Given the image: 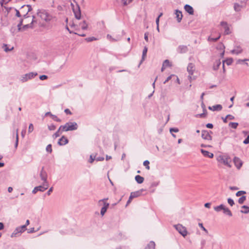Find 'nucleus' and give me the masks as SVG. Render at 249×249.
Masks as SVG:
<instances>
[{"instance_id": "3", "label": "nucleus", "mask_w": 249, "mask_h": 249, "mask_svg": "<svg viewBox=\"0 0 249 249\" xmlns=\"http://www.w3.org/2000/svg\"><path fill=\"white\" fill-rule=\"evenodd\" d=\"M217 160L218 162L223 164L231 168V158L227 155H219L217 158Z\"/></svg>"}, {"instance_id": "28", "label": "nucleus", "mask_w": 249, "mask_h": 249, "mask_svg": "<svg viewBox=\"0 0 249 249\" xmlns=\"http://www.w3.org/2000/svg\"><path fill=\"white\" fill-rule=\"evenodd\" d=\"M135 178L137 182L139 184L142 183L144 181V178L140 175L136 176Z\"/></svg>"}, {"instance_id": "40", "label": "nucleus", "mask_w": 249, "mask_h": 249, "mask_svg": "<svg viewBox=\"0 0 249 249\" xmlns=\"http://www.w3.org/2000/svg\"><path fill=\"white\" fill-rule=\"evenodd\" d=\"M16 137V141L15 144V147L16 148H17L18 145V129H17L15 132Z\"/></svg>"}, {"instance_id": "4", "label": "nucleus", "mask_w": 249, "mask_h": 249, "mask_svg": "<svg viewBox=\"0 0 249 249\" xmlns=\"http://www.w3.org/2000/svg\"><path fill=\"white\" fill-rule=\"evenodd\" d=\"M71 5L75 18L77 19H80L81 18V14L79 4L76 1H73V2H71Z\"/></svg>"}, {"instance_id": "59", "label": "nucleus", "mask_w": 249, "mask_h": 249, "mask_svg": "<svg viewBox=\"0 0 249 249\" xmlns=\"http://www.w3.org/2000/svg\"><path fill=\"white\" fill-rule=\"evenodd\" d=\"M65 6L64 5H58L57 6V9L59 11H62L64 10Z\"/></svg>"}, {"instance_id": "20", "label": "nucleus", "mask_w": 249, "mask_h": 249, "mask_svg": "<svg viewBox=\"0 0 249 249\" xmlns=\"http://www.w3.org/2000/svg\"><path fill=\"white\" fill-rule=\"evenodd\" d=\"M40 177L42 180L43 181V182H48L47 179V174L42 168L41 171L40 173Z\"/></svg>"}, {"instance_id": "46", "label": "nucleus", "mask_w": 249, "mask_h": 249, "mask_svg": "<svg viewBox=\"0 0 249 249\" xmlns=\"http://www.w3.org/2000/svg\"><path fill=\"white\" fill-rule=\"evenodd\" d=\"M175 75L174 74H171V75L169 76L163 82V84H165L167 82H168L169 80H170L173 77H175Z\"/></svg>"}, {"instance_id": "57", "label": "nucleus", "mask_w": 249, "mask_h": 249, "mask_svg": "<svg viewBox=\"0 0 249 249\" xmlns=\"http://www.w3.org/2000/svg\"><path fill=\"white\" fill-rule=\"evenodd\" d=\"M243 143L244 144H246L249 143V135L248 136V137L244 141Z\"/></svg>"}, {"instance_id": "16", "label": "nucleus", "mask_w": 249, "mask_h": 249, "mask_svg": "<svg viewBox=\"0 0 249 249\" xmlns=\"http://www.w3.org/2000/svg\"><path fill=\"white\" fill-rule=\"evenodd\" d=\"M202 138L206 140H211L212 136L207 130H202L201 132Z\"/></svg>"}, {"instance_id": "62", "label": "nucleus", "mask_w": 249, "mask_h": 249, "mask_svg": "<svg viewBox=\"0 0 249 249\" xmlns=\"http://www.w3.org/2000/svg\"><path fill=\"white\" fill-rule=\"evenodd\" d=\"M53 187H51L49 190H48V191L47 192V195L49 196L51 193L53 192Z\"/></svg>"}, {"instance_id": "15", "label": "nucleus", "mask_w": 249, "mask_h": 249, "mask_svg": "<svg viewBox=\"0 0 249 249\" xmlns=\"http://www.w3.org/2000/svg\"><path fill=\"white\" fill-rule=\"evenodd\" d=\"M144 191H145V190H144L143 189H142L139 191L132 192L130 195V198L133 199L134 198L140 196L142 195V192H143Z\"/></svg>"}, {"instance_id": "14", "label": "nucleus", "mask_w": 249, "mask_h": 249, "mask_svg": "<svg viewBox=\"0 0 249 249\" xmlns=\"http://www.w3.org/2000/svg\"><path fill=\"white\" fill-rule=\"evenodd\" d=\"M220 25L223 27L224 29V34L225 35H229L231 33L230 27L227 23V22L225 21H221L220 22Z\"/></svg>"}, {"instance_id": "5", "label": "nucleus", "mask_w": 249, "mask_h": 249, "mask_svg": "<svg viewBox=\"0 0 249 249\" xmlns=\"http://www.w3.org/2000/svg\"><path fill=\"white\" fill-rule=\"evenodd\" d=\"M108 199V198H105L104 199L99 200L98 201V205H101L102 203L103 204V207L101 208V214L103 216L106 212H107V209H108L109 204L107 202V201Z\"/></svg>"}, {"instance_id": "9", "label": "nucleus", "mask_w": 249, "mask_h": 249, "mask_svg": "<svg viewBox=\"0 0 249 249\" xmlns=\"http://www.w3.org/2000/svg\"><path fill=\"white\" fill-rule=\"evenodd\" d=\"M174 227L183 237H185L187 235V231L186 228L185 227H183L182 225L177 224L174 225Z\"/></svg>"}, {"instance_id": "19", "label": "nucleus", "mask_w": 249, "mask_h": 249, "mask_svg": "<svg viewBox=\"0 0 249 249\" xmlns=\"http://www.w3.org/2000/svg\"><path fill=\"white\" fill-rule=\"evenodd\" d=\"M175 14L176 15V18L177 19L178 22H180L183 17L182 12L178 10H176Z\"/></svg>"}, {"instance_id": "36", "label": "nucleus", "mask_w": 249, "mask_h": 249, "mask_svg": "<svg viewBox=\"0 0 249 249\" xmlns=\"http://www.w3.org/2000/svg\"><path fill=\"white\" fill-rule=\"evenodd\" d=\"M242 51V49L240 47H237L236 49H235L231 51V53H235L236 54H238L241 53Z\"/></svg>"}, {"instance_id": "27", "label": "nucleus", "mask_w": 249, "mask_h": 249, "mask_svg": "<svg viewBox=\"0 0 249 249\" xmlns=\"http://www.w3.org/2000/svg\"><path fill=\"white\" fill-rule=\"evenodd\" d=\"M223 212L225 214L227 215L230 217L232 216V213L231 211V210L226 206L225 207L224 210H223Z\"/></svg>"}, {"instance_id": "2", "label": "nucleus", "mask_w": 249, "mask_h": 249, "mask_svg": "<svg viewBox=\"0 0 249 249\" xmlns=\"http://www.w3.org/2000/svg\"><path fill=\"white\" fill-rule=\"evenodd\" d=\"M78 127V124L76 122H69L64 125H61L60 128L62 129L63 131H69L77 130Z\"/></svg>"}, {"instance_id": "61", "label": "nucleus", "mask_w": 249, "mask_h": 249, "mask_svg": "<svg viewBox=\"0 0 249 249\" xmlns=\"http://www.w3.org/2000/svg\"><path fill=\"white\" fill-rule=\"evenodd\" d=\"M64 112L67 114H70V115H71V112L70 111V110L68 108H67V109H65V110H64Z\"/></svg>"}, {"instance_id": "53", "label": "nucleus", "mask_w": 249, "mask_h": 249, "mask_svg": "<svg viewBox=\"0 0 249 249\" xmlns=\"http://www.w3.org/2000/svg\"><path fill=\"white\" fill-rule=\"evenodd\" d=\"M179 130L178 128H171L170 129V131L171 133L174 132H178Z\"/></svg>"}, {"instance_id": "13", "label": "nucleus", "mask_w": 249, "mask_h": 249, "mask_svg": "<svg viewBox=\"0 0 249 249\" xmlns=\"http://www.w3.org/2000/svg\"><path fill=\"white\" fill-rule=\"evenodd\" d=\"M32 10V6L30 5H24L21 6V12L23 13H25L26 11H27L26 14H24V17L26 18V15L28 14V13L30 11H31Z\"/></svg>"}, {"instance_id": "12", "label": "nucleus", "mask_w": 249, "mask_h": 249, "mask_svg": "<svg viewBox=\"0 0 249 249\" xmlns=\"http://www.w3.org/2000/svg\"><path fill=\"white\" fill-rule=\"evenodd\" d=\"M233 161L237 169H240L243 165V161L238 157H235L233 158Z\"/></svg>"}, {"instance_id": "54", "label": "nucleus", "mask_w": 249, "mask_h": 249, "mask_svg": "<svg viewBox=\"0 0 249 249\" xmlns=\"http://www.w3.org/2000/svg\"><path fill=\"white\" fill-rule=\"evenodd\" d=\"M95 157H96L95 156L93 157V156L91 155L90 156V159H89V162L90 163H92L93 162V161L96 160Z\"/></svg>"}, {"instance_id": "37", "label": "nucleus", "mask_w": 249, "mask_h": 249, "mask_svg": "<svg viewBox=\"0 0 249 249\" xmlns=\"http://www.w3.org/2000/svg\"><path fill=\"white\" fill-rule=\"evenodd\" d=\"M220 37V35H219L217 37H213L212 36H209L208 37V40L209 41H213V42H215L217 40H218Z\"/></svg>"}, {"instance_id": "29", "label": "nucleus", "mask_w": 249, "mask_h": 249, "mask_svg": "<svg viewBox=\"0 0 249 249\" xmlns=\"http://www.w3.org/2000/svg\"><path fill=\"white\" fill-rule=\"evenodd\" d=\"M225 206L223 204H220L219 206H215L213 208L214 211L217 212H219L221 211H223L225 208Z\"/></svg>"}, {"instance_id": "6", "label": "nucleus", "mask_w": 249, "mask_h": 249, "mask_svg": "<svg viewBox=\"0 0 249 249\" xmlns=\"http://www.w3.org/2000/svg\"><path fill=\"white\" fill-rule=\"evenodd\" d=\"M37 75L36 72H31L22 75L20 78V80L22 83H24L29 80L34 78Z\"/></svg>"}, {"instance_id": "60", "label": "nucleus", "mask_w": 249, "mask_h": 249, "mask_svg": "<svg viewBox=\"0 0 249 249\" xmlns=\"http://www.w3.org/2000/svg\"><path fill=\"white\" fill-rule=\"evenodd\" d=\"M38 191V186H36L34 188V189L32 191V193H33V194H35Z\"/></svg>"}, {"instance_id": "34", "label": "nucleus", "mask_w": 249, "mask_h": 249, "mask_svg": "<svg viewBox=\"0 0 249 249\" xmlns=\"http://www.w3.org/2000/svg\"><path fill=\"white\" fill-rule=\"evenodd\" d=\"M62 132H63L62 129H61L60 126L57 131L53 135V139H56V138L60 136V133Z\"/></svg>"}, {"instance_id": "43", "label": "nucleus", "mask_w": 249, "mask_h": 249, "mask_svg": "<svg viewBox=\"0 0 249 249\" xmlns=\"http://www.w3.org/2000/svg\"><path fill=\"white\" fill-rule=\"evenodd\" d=\"M54 121L57 122H60L61 121V119L58 118L56 115L52 114L51 116Z\"/></svg>"}, {"instance_id": "39", "label": "nucleus", "mask_w": 249, "mask_h": 249, "mask_svg": "<svg viewBox=\"0 0 249 249\" xmlns=\"http://www.w3.org/2000/svg\"><path fill=\"white\" fill-rule=\"evenodd\" d=\"M229 125L231 128L236 129L238 125V124L237 123L231 122L229 123Z\"/></svg>"}, {"instance_id": "55", "label": "nucleus", "mask_w": 249, "mask_h": 249, "mask_svg": "<svg viewBox=\"0 0 249 249\" xmlns=\"http://www.w3.org/2000/svg\"><path fill=\"white\" fill-rule=\"evenodd\" d=\"M205 244H206L205 240H204V239L201 240V249H202L204 248V246L205 245Z\"/></svg>"}, {"instance_id": "49", "label": "nucleus", "mask_w": 249, "mask_h": 249, "mask_svg": "<svg viewBox=\"0 0 249 249\" xmlns=\"http://www.w3.org/2000/svg\"><path fill=\"white\" fill-rule=\"evenodd\" d=\"M48 129L51 131L54 130L56 128L55 125L53 124L48 125Z\"/></svg>"}, {"instance_id": "17", "label": "nucleus", "mask_w": 249, "mask_h": 249, "mask_svg": "<svg viewBox=\"0 0 249 249\" xmlns=\"http://www.w3.org/2000/svg\"><path fill=\"white\" fill-rule=\"evenodd\" d=\"M69 142V140L65 136H62L60 139H59L58 144L60 146L65 145Z\"/></svg>"}, {"instance_id": "18", "label": "nucleus", "mask_w": 249, "mask_h": 249, "mask_svg": "<svg viewBox=\"0 0 249 249\" xmlns=\"http://www.w3.org/2000/svg\"><path fill=\"white\" fill-rule=\"evenodd\" d=\"M188 51V48L186 45H179L177 48V51L178 53H186Z\"/></svg>"}, {"instance_id": "23", "label": "nucleus", "mask_w": 249, "mask_h": 249, "mask_svg": "<svg viewBox=\"0 0 249 249\" xmlns=\"http://www.w3.org/2000/svg\"><path fill=\"white\" fill-rule=\"evenodd\" d=\"M200 151L203 155L205 157H209L210 158H212L213 157V154L212 153L209 152L208 151L205 150L203 149H201Z\"/></svg>"}, {"instance_id": "63", "label": "nucleus", "mask_w": 249, "mask_h": 249, "mask_svg": "<svg viewBox=\"0 0 249 249\" xmlns=\"http://www.w3.org/2000/svg\"><path fill=\"white\" fill-rule=\"evenodd\" d=\"M206 127L208 128H213V124H212L208 123L206 124Z\"/></svg>"}, {"instance_id": "45", "label": "nucleus", "mask_w": 249, "mask_h": 249, "mask_svg": "<svg viewBox=\"0 0 249 249\" xmlns=\"http://www.w3.org/2000/svg\"><path fill=\"white\" fill-rule=\"evenodd\" d=\"M97 39L93 37V36H92V37H87L86 38H85V40L87 41V42H91L92 41H94V40H96Z\"/></svg>"}, {"instance_id": "48", "label": "nucleus", "mask_w": 249, "mask_h": 249, "mask_svg": "<svg viewBox=\"0 0 249 249\" xmlns=\"http://www.w3.org/2000/svg\"><path fill=\"white\" fill-rule=\"evenodd\" d=\"M198 226L201 228V229L204 231L206 233H208V230L203 226L202 223H199Z\"/></svg>"}, {"instance_id": "52", "label": "nucleus", "mask_w": 249, "mask_h": 249, "mask_svg": "<svg viewBox=\"0 0 249 249\" xmlns=\"http://www.w3.org/2000/svg\"><path fill=\"white\" fill-rule=\"evenodd\" d=\"M228 202L231 206H232L234 204V201L231 198L228 199Z\"/></svg>"}, {"instance_id": "30", "label": "nucleus", "mask_w": 249, "mask_h": 249, "mask_svg": "<svg viewBox=\"0 0 249 249\" xmlns=\"http://www.w3.org/2000/svg\"><path fill=\"white\" fill-rule=\"evenodd\" d=\"M232 62V60L231 59H229L225 61H223V69L224 72L225 71L224 65L226 63L227 65H230Z\"/></svg>"}, {"instance_id": "64", "label": "nucleus", "mask_w": 249, "mask_h": 249, "mask_svg": "<svg viewBox=\"0 0 249 249\" xmlns=\"http://www.w3.org/2000/svg\"><path fill=\"white\" fill-rule=\"evenodd\" d=\"M104 160V158L103 157H99L96 158L97 161H103Z\"/></svg>"}, {"instance_id": "11", "label": "nucleus", "mask_w": 249, "mask_h": 249, "mask_svg": "<svg viewBox=\"0 0 249 249\" xmlns=\"http://www.w3.org/2000/svg\"><path fill=\"white\" fill-rule=\"evenodd\" d=\"M246 5L245 1H240L239 3H235L234 4V9L235 11H240L241 9Z\"/></svg>"}, {"instance_id": "42", "label": "nucleus", "mask_w": 249, "mask_h": 249, "mask_svg": "<svg viewBox=\"0 0 249 249\" xmlns=\"http://www.w3.org/2000/svg\"><path fill=\"white\" fill-rule=\"evenodd\" d=\"M246 199V196H242L240 197L238 199V203L240 204H242L244 203Z\"/></svg>"}, {"instance_id": "56", "label": "nucleus", "mask_w": 249, "mask_h": 249, "mask_svg": "<svg viewBox=\"0 0 249 249\" xmlns=\"http://www.w3.org/2000/svg\"><path fill=\"white\" fill-rule=\"evenodd\" d=\"M48 77L47 75H40L39 76V79L41 80H45L46 79H47Z\"/></svg>"}, {"instance_id": "51", "label": "nucleus", "mask_w": 249, "mask_h": 249, "mask_svg": "<svg viewBox=\"0 0 249 249\" xmlns=\"http://www.w3.org/2000/svg\"><path fill=\"white\" fill-rule=\"evenodd\" d=\"M246 194V192L245 191H239L238 192H237L236 193V196H241V195H244Z\"/></svg>"}, {"instance_id": "1", "label": "nucleus", "mask_w": 249, "mask_h": 249, "mask_svg": "<svg viewBox=\"0 0 249 249\" xmlns=\"http://www.w3.org/2000/svg\"><path fill=\"white\" fill-rule=\"evenodd\" d=\"M35 18V22L38 21L39 24L41 25L49 23L56 18L49 10L42 9L37 10L36 17Z\"/></svg>"}, {"instance_id": "26", "label": "nucleus", "mask_w": 249, "mask_h": 249, "mask_svg": "<svg viewBox=\"0 0 249 249\" xmlns=\"http://www.w3.org/2000/svg\"><path fill=\"white\" fill-rule=\"evenodd\" d=\"M217 49L220 50L222 51V53H220V55L221 57H223L224 54L225 49L224 45L222 43H219L217 46Z\"/></svg>"}, {"instance_id": "24", "label": "nucleus", "mask_w": 249, "mask_h": 249, "mask_svg": "<svg viewBox=\"0 0 249 249\" xmlns=\"http://www.w3.org/2000/svg\"><path fill=\"white\" fill-rule=\"evenodd\" d=\"M208 108L213 111H220L222 109V107L221 105H216L212 107H209Z\"/></svg>"}, {"instance_id": "50", "label": "nucleus", "mask_w": 249, "mask_h": 249, "mask_svg": "<svg viewBox=\"0 0 249 249\" xmlns=\"http://www.w3.org/2000/svg\"><path fill=\"white\" fill-rule=\"evenodd\" d=\"M34 130V125L32 124H30L29 126L28 133H31Z\"/></svg>"}, {"instance_id": "58", "label": "nucleus", "mask_w": 249, "mask_h": 249, "mask_svg": "<svg viewBox=\"0 0 249 249\" xmlns=\"http://www.w3.org/2000/svg\"><path fill=\"white\" fill-rule=\"evenodd\" d=\"M226 118H228V119L229 120H233L234 119V117L233 116H232V115H230V114H229V115H227L226 116Z\"/></svg>"}, {"instance_id": "8", "label": "nucleus", "mask_w": 249, "mask_h": 249, "mask_svg": "<svg viewBox=\"0 0 249 249\" xmlns=\"http://www.w3.org/2000/svg\"><path fill=\"white\" fill-rule=\"evenodd\" d=\"M35 18H36L35 16H33L32 22L30 24H27L24 25L22 27H21V26L22 24L23 19H21L17 26L18 28V30L19 31H22L23 30H25L26 29H27L29 27L32 28V25L33 24V23L34 22H35V21H36Z\"/></svg>"}, {"instance_id": "7", "label": "nucleus", "mask_w": 249, "mask_h": 249, "mask_svg": "<svg viewBox=\"0 0 249 249\" xmlns=\"http://www.w3.org/2000/svg\"><path fill=\"white\" fill-rule=\"evenodd\" d=\"M187 71L189 73L188 79L191 82L192 80L195 79V77H192L195 71V64L192 63H189L187 68Z\"/></svg>"}, {"instance_id": "22", "label": "nucleus", "mask_w": 249, "mask_h": 249, "mask_svg": "<svg viewBox=\"0 0 249 249\" xmlns=\"http://www.w3.org/2000/svg\"><path fill=\"white\" fill-rule=\"evenodd\" d=\"M184 9L190 15H193L194 14V9L193 8L188 4H186L184 6Z\"/></svg>"}, {"instance_id": "41", "label": "nucleus", "mask_w": 249, "mask_h": 249, "mask_svg": "<svg viewBox=\"0 0 249 249\" xmlns=\"http://www.w3.org/2000/svg\"><path fill=\"white\" fill-rule=\"evenodd\" d=\"M162 64L164 67H165V68L171 66L170 61L167 59L164 60Z\"/></svg>"}, {"instance_id": "44", "label": "nucleus", "mask_w": 249, "mask_h": 249, "mask_svg": "<svg viewBox=\"0 0 249 249\" xmlns=\"http://www.w3.org/2000/svg\"><path fill=\"white\" fill-rule=\"evenodd\" d=\"M143 164L144 166H145V168L147 169V170H149L150 169V166L149 165V161L148 160H146L145 161H144L143 163Z\"/></svg>"}, {"instance_id": "47", "label": "nucleus", "mask_w": 249, "mask_h": 249, "mask_svg": "<svg viewBox=\"0 0 249 249\" xmlns=\"http://www.w3.org/2000/svg\"><path fill=\"white\" fill-rule=\"evenodd\" d=\"M46 150L48 152L51 153L52 152V145L51 144H48L46 148Z\"/></svg>"}, {"instance_id": "10", "label": "nucleus", "mask_w": 249, "mask_h": 249, "mask_svg": "<svg viewBox=\"0 0 249 249\" xmlns=\"http://www.w3.org/2000/svg\"><path fill=\"white\" fill-rule=\"evenodd\" d=\"M26 230V226H21L17 227L14 232L12 233L11 237H14L17 236V234L18 233H21L24 232Z\"/></svg>"}, {"instance_id": "33", "label": "nucleus", "mask_w": 249, "mask_h": 249, "mask_svg": "<svg viewBox=\"0 0 249 249\" xmlns=\"http://www.w3.org/2000/svg\"><path fill=\"white\" fill-rule=\"evenodd\" d=\"M80 27L82 30H87L88 27V25L85 20H84L82 23L79 24Z\"/></svg>"}, {"instance_id": "21", "label": "nucleus", "mask_w": 249, "mask_h": 249, "mask_svg": "<svg viewBox=\"0 0 249 249\" xmlns=\"http://www.w3.org/2000/svg\"><path fill=\"white\" fill-rule=\"evenodd\" d=\"M49 187V183L48 182H43L42 185H40L38 186V191L44 192L46 190L48 189Z\"/></svg>"}, {"instance_id": "25", "label": "nucleus", "mask_w": 249, "mask_h": 249, "mask_svg": "<svg viewBox=\"0 0 249 249\" xmlns=\"http://www.w3.org/2000/svg\"><path fill=\"white\" fill-rule=\"evenodd\" d=\"M221 62L220 59L215 60L213 65V70L214 71L217 70L221 65Z\"/></svg>"}, {"instance_id": "35", "label": "nucleus", "mask_w": 249, "mask_h": 249, "mask_svg": "<svg viewBox=\"0 0 249 249\" xmlns=\"http://www.w3.org/2000/svg\"><path fill=\"white\" fill-rule=\"evenodd\" d=\"M155 244L153 241H151L144 249H155Z\"/></svg>"}, {"instance_id": "31", "label": "nucleus", "mask_w": 249, "mask_h": 249, "mask_svg": "<svg viewBox=\"0 0 249 249\" xmlns=\"http://www.w3.org/2000/svg\"><path fill=\"white\" fill-rule=\"evenodd\" d=\"M242 208L244 209V210H241L240 212L242 213H249V207L246 205H243L242 206Z\"/></svg>"}, {"instance_id": "32", "label": "nucleus", "mask_w": 249, "mask_h": 249, "mask_svg": "<svg viewBox=\"0 0 249 249\" xmlns=\"http://www.w3.org/2000/svg\"><path fill=\"white\" fill-rule=\"evenodd\" d=\"M147 52V48L146 47H145L142 51V60L140 62V64L142 62V61L144 60L145 57L146 55Z\"/></svg>"}, {"instance_id": "38", "label": "nucleus", "mask_w": 249, "mask_h": 249, "mask_svg": "<svg viewBox=\"0 0 249 249\" xmlns=\"http://www.w3.org/2000/svg\"><path fill=\"white\" fill-rule=\"evenodd\" d=\"M2 48L3 49L5 52H8L9 51L12 50L14 49V47H12L11 48H9L7 44H4L3 45Z\"/></svg>"}]
</instances>
